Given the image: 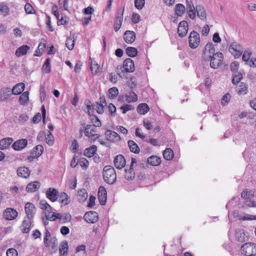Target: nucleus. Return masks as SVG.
<instances>
[{"instance_id": "nucleus-1", "label": "nucleus", "mask_w": 256, "mask_h": 256, "mask_svg": "<svg viewBox=\"0 0 256 256\" xmlns=\"http://www.w3.org/2000/svg\"><path fill=\"white\" fill-rule=\"evenodd\" d=\"M104 180L108 184H114L116 179V175L114 168L110 166H106L103 170Z\"/></svg>"}, {"instance_id": "nucleus-2", "label": "nucleus", "mask_w": 256, "mask_h": 256, "mask_svg": "<svg viewBox=\"0 0 256 256\" xmlns=\"http://www.w3.org/2000/svg\"><path fill=\"white\" fill-rule=\"evenodd\" d=\"M208 56L210 58V66L214 69L218 68L224 60V54L221 52H217L212 56L208 55Z\"/></svg>"}, {"instance_id": "nucleus-3", "label": "nucleus", "mask_w": 256, "mask_h": 256, "mask_svg": "<svg viewBox=\"0 0 256 256\" xmlns=\"http://www.w3.org/2000/svg\"><path fill=\"white\" fill-rule=\"evenodd\" d=\"M242 254L248 255H256V244L253 242H247L244 244L241 247Z\"/></svg>"}, {"instance_id": "nucleus-4", "label": "nucleus", "mask_w": 256, "mask_h": 256, "mask_svg": "<svg viewBox=\"0 0 256 256\" xmlns=\"http://www.w3.org/2000/svg\"><path fill=\"white\" fill-rule=\"evenodd\" d=\"M124 11V7L118 10L114 22V28L116 32L120 29L122 26L123 21Z\"/></svg>"}, {"instance_id": "nucleus-5", "label": "nucleus", "mask_w": 256, "mask_h": 256, "mask_svg": "<svg viewBox=\"0 0 256 256\" xmlns=\"http://www.w3.org/2000/svg\"><path fill=\"white\" fill-rule=\"evenodd\" d=\"M229 51L236 58H238L243 52V48L240 44L234 42L230 46Z\"/></svg>"}, {"instance_id": "nucleus-6", "label": "nucleus", "mask_w": 256, "mask_h": 256, "mask_svg": "<svg viewBox=\"0 0 256 256\" xmlns=\"http://www.w3.org/2000/svg\"><path fill=\"white\" fill-rule=\"evenodd\" d=\"M96 132V127L92 124H88L84 128V133L85 136L92 138L93 141L100 137V134H95Z\"/></svg>"}, {"instance_id": "nucleus-7", "label": "nucleus", "mask_w": 256, "mask_h": 256, "mask_svg": "<svg viewBox=\"0 0 256 256\" xmlns=\"http://www.w3.org/2000/svg\"><path fill=\"white\" fill-rule=\"evenodd\" d=\"M189 46L192 48H196L200 42L199 34L196 31L193 30L190 34L188 38Z\"/></svg>"}, {"instance_id": "nucleus-8", "label": "nucleus", "mask_w": 256, "mask_h": 256, "mask_svg": "<svg viewBox=\"0 0 256 256\" xmlns=\"http://www.w3.org/2000/svg\"><path fill=\"white\" fill-rule=\"evenodd\" d=\"M136 163V160L135 158H132L131 160V164L129 169H125V178L128 180H131L134 178L136 174L134 171L133 166L134 164Z\"/></svg>"}, {"instance_id": "nucleus-9", "label": "nucleus", "mask_w": 256, "mask_h": 256, "mask_svg": "<svg viewBox=\"0 0 256 256\" xmlns=\"http://www.w3.org/2000/svg\"><path fill=\"white\" fill-rule=\"evenodd\" d=\"M84 218L87 222L94 224L98 221V214L96 212L89 211L84 214Z\"/></svg>"}, {"instance_id": "nucleus-10", "label": "nucleus", "mask_w": 256, "mask_h": 256, "mask_svg": "<svg viewBox=\"0 0 256 256\" xmlns=\"http://www.w3.org/2000/svg\"><path fill=\"white\" fill-rule=\"evenodd\" d=\"M24 208L26 218L33 219L36 211L34 205L31 202H27L25 205Z\"/></svg>"}, {"instance_id": "nucleus-11", "label": "nucleus", "mask_w": 256, "mask_h": 256, "mask_svg": "<svg viewBox=\"0 0 256 256\" xmlns=\"http://www.w3.org/2000/svg\"><path fill=\"white\" fill-rule=\"evenodd\" d=\"M104 134L106 140L110 142H118L121 140L120 136L114 131L106 130Z\"/></svg>"}, {"instance_id": "nucleus-12", "label": "nucleus", "mask_w": 256, "mask_h": 256, "mask_svg": "<svg viewBox=\"0 0 256 256\" xmlns=\"http://www.w3.org/2000/svg\"><path fill=\"white\" fill-rule=\"evenodd\" d=\"M122 66L126 72H132L135 70L134 62L130 58H127L124 61Z\"/></svg>"}, {"instance_id": "nucleus-13", "label": "nucleus", "mask_w": 256, "mask_h": 256, "mask_svg": "<svg viewBox=\"0 0 256 256\" xmlns=\"http://www.w3.org/2000/svg\"><path fill=\"white\" fill-rule=\"evenodd\" d=\"M46 197L51 202H54L58 200V190L52 188H48L46 193Z\"/></svg>"}, {"instance_id": "nucleus-14", "label": "nucleus", "mask_w": 256, "mask_h": 256, "mask_svg": "<svg viewBox=\"0 0 256 256\" xmlns=\"http://www.w3.org/2000/svg\"><path fill=\"white\" fill-rule=\"evenodd\" d=\"M98 199L101 205H105L107 200L106 191L104 187L100 186L98 188Z\"/></svg>"}, {"instance_id": "nucleus-15", "label": "nucleus", "mask_w": 256, "mask_h": 256, "mask_svg": "<svg viewBox=\"0 0 256 256\" xmlns=\"http://www.w3.org/2000/svg\"><path fill=\"white\" fill-rule=\"evenodd\" d=\"M188 31V24L185 20H182L179 23L178 32L180 36L183 38L186 36Z\"/></svg>"}, {"instance_id": "nucleus-16", "label": "nucleus", "mask_w": 256, "mask_h": 256, "mask_svg": "<svg viewBox=\"0 0 256 256\" xmlns=\"http://www.w3.org/2000/svg\"><path fill=\"white\" fill-rule=\"evenodd\" d=\"M28 144L26 139L22 138L16 140L12 145V148L16 150H23Z\"/></svg>"}, {"instance_id": "nucleus-17", "label": "nucleus", "mask_w": 256, "mask_h": 256, "mask_svg": "<svg viewBox=\"0 0 256 256\" xmlns=\"http://www.w3.org/2000/svg\"><path fill=\"white\" fill-rule=\"evenodd\" d=\"M114 165L116 168L121 169L126 166V160L122 154L116 156L114 160Z\"/></svg>"}, {"instance_id": "nucleus-18", "label": "nucleus", "mask_w": 256, "mask_h": 256, "mask_svg": "<svg viewBox=\"0 0 256 256\" xmlns=\"http://www.w3.org/2000/svg\"><path fill=\"white\" fill-rule=\"evenodd\" d=\"M4 216L8 220H13L16 218L18 212L12 208H8L5 210Z\"/></svg>"}, {"instance_id": "nucleus-19", "label": "nucleus", "mask_w": 256, "mask_h": 256, "mask_svg": "<svg viewBox=\"0 0 256 256\" xmlns=\"http://www.w3.org/2000/svg\"><path fill=\"white\" fill-rule=\"evenodd\" d=\"M124 38L126 43L132 44L136 39V34L133 31L126 30L124 34Z\"/></svg>"}, {"instance_id": "nucleus-20", "label": "nucleus", "mask_w": 256, "mask_h": 256, "mask_svg": "<svg viewBox=\"0 0 256 256\" xmlns=\"http://www.w3.org/2000/svg\"><path fill=\"white\" fill-rule=\"evenodd\" d=\"M17 174L18 176L26 178L30 174V170L26 166L20 167L17 169Z\"/></svg>"}, {"instance_id": "nucleus-21", "label": "nucleus", "mask_w": 256, "mask_h": 256, "mask_svg": "<svg viewBox=\"0 0 256 256\" xmlns=\"http://www.w3.org/2000/svg\"><path fill=\"white\" fill-rule=\"evenodd\" d=\"M58 201L64 206L68 205L70 202V198L65 192H61L58 195Z\"/></svg>"}, {"instance_id": "nucleus-22", "label": "nucleus", "mask_w": 256, "mask_h": 256, "mask_svg": "<svg viewBox=\"0 0 256 256\" xmlns=\"http://www.w3.org/2000/svg\"><path fill=\"white\" fill-rule=\"evenodd\" d=\"M33 219H30L26 218L24 219L22 223V231L24 234H27L29 232L31 225L33 223Z\"/></svg>"}, {"instance_id": "nucleus-23", "label": "nucleus", "mask_w": 256, "mask_h": 256, "mask_svg": "<svg viewBox=\"0 0 256 256\" xmlns=\"http://www.w3.org/2000/svg\"><path fill=\"white\" fill-rule=\"evenodd\" d=\"M40 184L38 181H34L28 184L26 187V190L28 192H34L39 189Z\"/></svg>"}, {"instance_id": "nucleus-24", "label": "nucleus", "mask_w": 256, "mask_h": 256, "mask_svg": "<svg viewBox=\"0 0 256 256\" xmlns=\"http://www.w3.org/2000/svg\"><path fill=\"white\" fill-rule=\"evenodd\" d=\"M214 52L215 49L213 44L212 42L207 44L205 46L204 52V58L206 60L207 58L206 56L207 54L212 56V54H215Z\"/></svg>"}, {"instance_id": "nucleus-25", "label": "nucleus", "mask_w": 256, "mask_h": 256, "mask_svg": "<svg viewBox=\"0 0 256 256\" xmlns=\"http://www.w3.org/2000/svg\"><path fill=\"white\" fill-rule=\"evenodd\" d=\"M12 92L10 88H4L0 91V100L5 101L12 95Z\"/></svg>"}, {"instance_id": "nucleus-26", "label": "nucleus", "mask_w": 256, "mask_h": 256, "mask_svg": "<svg viewBox=\"0 0 256 256\" xmlns=\"http://www.w3.org/2000/svg\"><path fill=\"white\" fill-rule=\"evenodd\" d=\"M44 152L43 146L41 144H38L34 146L31 152V155L34 158H37L39 157Z\"/></svg>"}, {"instance_id": "nucleus-27", "label": "nucleus", "mask_w": 256, "mask_h": 256, "mask_svg": "<svg viewBox=\"0 0 256 256\" xmlns=\"http://www.w3.org/2000/svg\"><path fill=\"white\" fill-rule=\"evenodd\" d=\"M25 88V85L24 83H18L15 85L11 92L14 95H18L20 94L23 92Z\"/></svg>"}, {"instance_id": "nucleus-28", "label": "nucleus", "mask_w": 256, "mask_h": 256, "mask_svg": "<svg viewBox=\"0 0 256 256\" xmlns=\"http://www.w3.org/2000/svg\"><path fill=\"white\" fill-rule=\"evenodd\" d=\"M97 151V147L95 145H92L85 149L84 155L88 158H92L94 156Z\"/></svg>"}, {"instance_id": "nucleus-29", "label": "nucleus", "mask_w": 256, "mask_h": 256, "mask_svg": "<svg viewBox=\"0 0 256 256\" xmlns=\"http://www.w3.org/2000/svg\"><path fill=\"white\" fill-rule=\"evenodd\" d=\"M196 10L197 13V16L201 20H205L206 18V13L203 6H196Z\"/></svg>"}, {"instance_id": "nucleus-30", "label": "nucleus", "mask_w": 256, "mask_h": 256, "mask_svg": "<svg viewBox=\"0 0 256 256\" xmlns=\"http://www.w3.org/2000/svg\"><path fill=\"white\" fill-rule=\"evenodd\" d=\"M236 90L238 95H246L248 92V86L244 82H240Z\"/></svg>"}, {"instance_id": "nucleus-31", "label": "nucleus", "mask_w": 256, "mask_h": 256, "mask_svg": "<svg viewBox=\"0 0 256 256\" xmlns=\"http://www.w3.org/2000/svg\"><path fill=\"white\" fill-rule=\"evenodd\" d=\"M13 142L11 138H4L0 140V150H5L9 147Z\"/></svg>"}, {"instance_id": "nucleus-32", "label": "nucleus", "mask_w": 256, "mask_h": 256, "mask_svg": "<svg viewBox=\"0 0 256 256\" xmlns=\"http://www.w3.org/2000/svg\"><path fill=\"white\" fill-rule=\"evenodd\" d=\"M30 48L28 45H23L18 48L16 51V56L17 57H20L26 54L27 52Z\"/></svg>"}, {"instance_id": "nucleus-33", "label": "nucleus", "mask_w": 256, "mask_h": 256, "mask_svg": "<svg viewBox=\"0 0 256 256\" xmlns=\"http://www.w3.org/2000/svg\"><path fill=\"white\" fill-rule=\"evenodd\" d=\"M78 199L80 202H84L88 198V194L86 190L82 188L78 192Z\"/></svg>"}, {"instance_id": "nucleus-34", "label": "nucleus", "mask_w": 256, "mask_h": 256, "mask_svg": "<svg viewBox=\"0 0 256 256\" xmlns=\"http://www.w3.org/2000/svg\"><path fill=\"white\" fill-rule=\"evenodd\" d=\"M126 100L128 103L134 102L138 100V96L133 91H130L126 94Z\"/></svg>"}, {"instance_id": "nucleus-35", "label": "nucleus", "mask_w": 256, "mask_h": 256, "mask_svg": "<svg viewBox=\"0 0 256 256\" xmlns=\"http://www.w3.org/2000/svg\"><path fill=\"white\" fill-rule=\"evenodd\" d=\"M128 144L131 152L134 154H138L140 152V148L134 140H129L128 142Z\"/></svg>"}, {"instance_id": "nucleus-36", "label": "nucleus", "mask_w": 256, "mask_h": 256, "mask_svg": "<svg viewBox=\"0 0 256 256\" xmlns=\"http://www.w3.org/2000/svg\"><path fill=\"white\" fill-rule=\"evenodd\" d=\"M150 110L148 105L145 103L140 104L137 107V112L140 114H146Z\"/></svg>"}, {"instance_id": "nucleus-37", "label": "nucleus", "mask_w": 256, "mask_h": 256, "mask_svg": "<svg viewBox=\"0 0 256 256\" xmlns=\"http://www.w3.org/2000/svg\"><path fill=\"white\" fill-rule=\"evenodd\" d=\"M148 162L153 166L159 165L161 162V160L156 156H150L147 160Z\"/></svg>"}, {"instance_id": "nucleus-38", "label": "nucleus", "mask_w": 256, "mask_h": 256, "mask_svg": "<svg viewBox=\"0 0 256 256\" xmlns=\"http://www.w3.org/2000/svg\"><path fill=\"white\" fill-rule=\"evenodd\" d=\"M246 237L244 230L240 229L236 230V238L238 242H244Z\"/></svg>"}, {"instance_id": "nucleus-39", "label": "nucleus", "mask_w": 256, "mask_h": 256, "mask_svg": "<svg viewBox=\"0 0 256 256\" xmlns=\"http://www.w3.org/2000/svg\"><path fill=\"white\" fill-rule=\"evenodd\" d=\"M118 94V90L116 87L110 88L108 90V97L110 99H114Z\"/></svg>"}, {"instance_id": "nucleus-40", "label": "nucleus", "mask_w": 256, "mask_h": 256, "mask_svg": "<svg viewBox=\"0 0 256 256\" xmlns=\"http://www.w3.org/2000/svg\"><path fill=\"white\" fill-rule=\"evenodd\" d=\"M42 70L43 72L46 74L50 73L51 72L50 60L48 58L42 66Z\"/></svg>"}, {"instance_id": "nucleus-41", "label": "nucleus", "mask_w": 256, "mask_h": 256, "mask_svg": "<svg viewBox=\"0 0 256 256\" xmlns=\"http://www.w3.org/2000/svg\"><path fill=\"white\" fill-rule=\"evenodd\" d=\"M242 74L241 72H236L232 74V82L234 85H236L242 78Z\"/></svg>"}, {"instance_id": "nucleus-42", "label": "nucleus", "mask_w": 256, "mask_h": 256, "mask_svg": "<svg viewBox=\"0 0 256 256\" xmlns=\"http://www.w3.org/2000/svg\"><path fill=\"white\" fill-rule=\"evenodd\" d=\"M163 156L166 160H171L174 156V152L171 148H167L164 151Z\"/></svg>"}, {"instance_id": "nucleus-43", "label": "nucleus", "mask_w": 256, "mask_h": 256, "mask_svg": "<svg viewBox=\"0 0 256 256\" xmlns=\"http://www.w3.org/2000/svg\"><path fill=\"white\" fill-rule=\"evenodd\" d=\"M186 10V8L184 5L182 4H176L175 7L176 14L178 16H182Z\"/></svg>"}, {"instance_id": "nucleus-44", "label": "nucleus", "mask_w": 256, "mask_h": 256, "mask_svg": "<svg viewBox=\"0 0 256 256\" xmlns=\"http://www.w3.org/2000/svg\"><path fill=\"white\" fill-rule=\"evenodd\" d=\"M29 100V93L28 91L23 92L19 98V102L22 104H26Z\"/></svg>"}, {"instance_id": "nucleus-45", "label": "nucleus", "mask_w": 256, "mask_h": 256, "mask_svg": "<svg viewBox=\"0 0 256 256\" xmlns=\"http://www.w3.org/2000/svg\"><path fill=\"white\" fill-rule=\"evenodd\" d=\"M51 237V234L48 231V229H46L45 233H44V242L45 246L46 247L52 246L51 244L52 242L51 240H48V238H50Z\"/></svg>"}, {"instance_id": "nucleus-46", "label": "nucleus", "mask_w": 256, "mask_h": 256, "mask_svg": "<svg viewBox=\"0 0 256 256\" xmlns=\"http://www.w3.org/2000/svg\"><path fill=\"white\" fill-rule=\"evenodd\" d=\"M126 54L130 57H135L138 54V50L134 47H128L126 50Z\"/></svg>"}, {"instance_id": "nucleus-47", "label": "nucleus", "mask_w": 256, "mask_h": 256, "mask_svg": "<svg viewBox=\"0 0 256 256\" xmlns=\"http://www.w3.org/2000/svg\"><path fill=\"white\" fill-rule=\"evenodd\" d=\"M241 196L245 200H251L254 197V194L252 191L244 190L242 192Z\"/></svg>"}, {"instance_id": "nucleus-48", "label": "nucleus", "mask_w": 256, "mask_h": 256, "mask_svg": "<svg viewBox=\"0 0 256 256\" xmlns=\"http://www.w3.org/2000/svg\"><path fill=\"white\" fill-rule=\"evenodd\" d=\"M46 144L50 146H52L54 143V136L50 132H49L48 134L46 136Z\"/></svg>"}, {"instance_id": "nucleus-49", "label": "nucleus", "mask_w": 256, "mask_h": 256, "mask_svg": "<svg viewBox=\"0 0 256 256\" xmlns=\"http://www.w3.org/2000/svg\"><path fill=\"white\" fill-rule=\"evenodd\" d=\"M24 8L25 12L27 14H35L36 13V10L29 3H26Z\"/></svg>"}, {"instance_id": "nucleus-50", "label": "nucleus", "mask_w": 256, "mask_h": 256, "mask_svg": "<svg viewBox=\"0 0 256 256\" xmlns=\"http://www.w3.org/2000/svg\"><path fill=\"white\" fill-rule=\"evenodd\" d=\"M90 70L93 75H96L100 72V65L98 64H91Z\"/></svg>"}, {"instance_id": "nucleus-51", "label": "nucleus", "mask_w": 256, "mask_h": 256, "mask_svg": "<svg viewBox=\"0 0 256 256\" xmlns=\"http://www.w3.org/2000/svg\"><path fill=\"white\" fill-rule=\"evenodd\" d=\"M40 208L42 210H47L48 212L52 210V208L46 200H41L40 202Z\"/></svg>"}, {"instance_id": "nucleus-52", "label": "nucleus", "mask_w": 256, "mask_h": 256, "mask_svg": "<svg viewBox=\"0 0 256 256\" xmlns=\"http://www.w3.org/2000/svg\"><path fill=\"white\" fill-rule=\"evenodd\" d=\"M68 21L69 18L68 16H62L60 19L58 18V20L57 24L58 26L67 25L68 23Z\"/></svg>"}, {"instance_id": "nucleus-53", "label": "nucleus", "mask_w": 256, "mask_h": 256, "mask_svg": "<svg viewBox=\"0 0 256 256\" xmlns=\"http://www.w3.org/2000/svg\"><path fill=\"white\" fill-rule=\"evenodd\" d=\"M75 41L71 38H68L66 40V46L69 50H72L74 46Z\"/></svg>"}, {"instance_id": "nucleus-54", "label": "nucleus", "mask_w": 256, "mask_h": 256, "mask_svg": "<svg viewBox=\"0 0 256 256\" xmlns=\"http://www.w3.org/2000/svg\"><path fill=\"white\" fill-rule=\"evenodd\" d=\"M242 207L244 208L246 207L256 208V201L250 200H246L244 202Z\"/></svg>"}, {"instance_id": "nucleus-55", "label": "nucleus", "mask_w": 256, "mask_h": 256, "mask_svg": "<svg viewBox=\"0 0 256 256\" xmlns=\"http://www.w3.org/2000/svg\"><path fill=\"white\" fill-rule=\"evenodd\" d=\"M68 244L66 241H65L62 245L61 248H60V254L61 256L64 255L68 252Z\"/></svg>"}, {"instance_id": "nucleus-56", "label": "nucleus", "mask_w": 256, "mask_h": 256, "mask_svg": "<svg viewBox=\"0 0 256 256\" xmlns=\"http://www.w3.org/2000/svg\"><path fill=\"white\" fill-rule=\"evenodd\" d=\"M239 220H256V215L246 214L244 216H240Z\"/></svg>"}, {"instance_id": "nucleus-57", "label": "nucleus", "mask_w": 256, "mask_h": 256, "mask_svg": "<svg viewBox=\"0 0 256 256\" xmlns=\"http://www.w3.org/2000/svg\"><path fill=\"white\" fill-rule=\"evenodd\" d=\"M230 98H231V96L230 94L227 93V94H225L222 97V104L224 106L227 105L230 100Z\"/></svg>"}, {"instance_id": "nucleus-58", "label": "nucleus", "mask_w": 256, "mask_h": 256, "mask_svg": "<svg viewBox=\"0 0 256 256\" xmlns=\"http://www.w3.org/2000/svg\"><path fill=\"white\" fill-rule=\"evenodd\" d=\"M145 0H134L135 7L138 10H142L144 6Z\"/></svg>"}, {"instance_id": "nucleus-59", "label": "nucleus", "mask_w": 256, "mask_h": 256, "mask_svg": "<svg viewBox=\"0 0 256 256\" xmlns=\"http://www.w3.org/2000/svg\"><path fill=\"white\" fill-rule=\"evenodd\" d=\"M108 108L110 116H116V108L115 106L110 103L108 104Z\"/></svg>"}, {"instance_id": "nucleus-60", "label": "nucleus", "mask_w": 256, "mask_h": 256, "mask_svg": "<svg viewBox=\"0 0 256 256\" xmlns=\"http://www.w3.org/2000/svg\"><path fill=\"white\" fill-rule=\"evenodd\" d=\"M120 109L122 110V114H126L128 111L134 109V107L132 105L124 104L120 108Z\"/></svg>"}, {"instance_id": "nucleus-61", "label": "nucleus", "mask_w": 256, "mask_h": 256, "mask_svg": "<svg viewBox=\"0 0 256 256\" xmlns=\"http://www.w3.org/2000/svg\"><path fill=\"white\" fill-rule=\"evenodd\" d=\"M82 168L86 170L88 166V162L86 158H81L79 162Z\"/></svg>"}, {"instance_id": "nucleus-62", "label": "nucleus", "mask_w": 256, "mask_h": 256, "mask_svg": "<svg viewBox=\"0 0 256 256\" xmlns=\"http://www.w3.org/2000/svg\"><path fill=\"white\" fill-rule=\"evenodd\" d=\"M0 12L4 14H8L9 12V8L4 3H0Z\"/></svg>"}, {"instance_id": "nucleus-63", "label": "nucleus", "mask_w": 256, "mask_h": 256, "mask_svg": "<svg viewBox=\"0 0 256 256\" xmlns=\"http://www.w3.org/2000/svg\"><path fill=\"white\" fill-rule=\"evenodd\" d=\"M252 54V52L248 51H245L244 52V54L242 56V60L244 62H246L248 63V62L250 60V56Z\"/></svg>"}, {"instance_id": "nucleus-64", "label": "nucleus", "mask_w": 256, "mask_h": 256, "mask_svg": "<svg viewBox=\"0 0 256 256\" xmlns=\"http://www.w3.org/2000/svg\"><path fill=\"white\" fill-rule=\"evenodd\" d=\"M186 12L190 18L192 20H194L196 18V8L186 10Z\"/></svg>"}]
</instances>
